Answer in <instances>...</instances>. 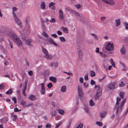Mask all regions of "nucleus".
Listing matches in <instances>:
<instances>
[{
  "label": "nucleus",
  "instance_id": "6e6d98bb",
  "mask_svg": "<svg viewBox=\"0 0 128 128\" xmlns=\"http://www.w3.org/2000/svg\"><path fill=\"white\" fill-rule=\"evenodd\" d=\"M28 74L30 76H32L33 74V72L32 71L30 70L28 72Z\"/></svg>",
  "mask_w": 128,
  "mask_h": 128
},
{
  "label": "nucleus",
  "instance_id": "a211bd4d",
  "mask_svg": "<svg viewBox=\"0 0 128 128\" xmlns=\"http://www.w3.org/2000/svg\"><path fill=\"white\" fill-rule=\"evenodd\" d=\"M44 57L46 58L47 60H50L52 58V56L51 55L49 54V53L44 55Z\"/></svg>",
  "mask_w": 128,
  "mask_h": 128
},
{
  "label": "nucleus",
  "instance_id": "0e129e2a",
  "mask_svg": "<svg viewBox=\"0 0 128 128\" xmlns=\"http://www.w3.org/2000/svg\"><path fill=\"white\" fill-rule=\"evenodd\" d=\"M83 85L85 87L87 88L88 86V85L86 82H84L83 83Z\"/></svg>",
  "mask_w": 128,
  "mask_h": 128
},
{
  "label": "nucleus",
  "instance_id": "2f4dec72",
  "mask_svg": "<svg viewBox=\"0 0 128 128\" xmlns=\"http://www.w3.org/2000/svg\"><path fill=\"white\" fill-rule=\"evenodd\" d=\"M123 24L126 30H128V24L126 22H124Z\"/></svg>",
  "mask_w": 128,
  "mask_h": 128
},
{
  "label": "nucleus",
  "instance_id": "dca6fc26",
  "mask_svg": "<svg viewBox=\"0 0 128 128\" xmlns=\"http://www.w3.org/2000/svg\"><path fill=\"white\" fill-rule=\"evenodd\" d=\"M106 112H102L100 113V116L102 118H103L106 116Z\"/></svg>",
  "mask_w": 128,
  "mask_h": 128
},
{
  "label": "nucleus",
  "instance_id": "2eb2a0df",
  "mask_svg": "<svg viewBox=\"0 0 128 128\" xmlns=\"http://www.w3.org/2000/svg\"><path fill=\"white\" fill-rule=\"evenodd\" d=\"M49 79L50 80L52 81L54 83H55L56 82V78L55 77L50 76L49 78Z\"/></svg>",
  "mask_w": 128,
  "mask_h": 128
},
{
  "label": "nucleus",
  "instance_id": "1a4fd4ad",
  "mask_svg": "<svg viewBox=\"0 0 128 128\" xmlns=\"http://www.w3.org/2000/svg\"><path fill=\"white\" fill-rule=\"evenodd\" d=\"M103 2L110 5H113L115 4L113 0H102Z\"/></svg>",
  "mask_w": 128,
  "mask_h": 128
},
{
  "label": "nucleus",
  "instance_id": "473e14b6",
  "mask_svg": "<svg viewBox=\"0 0 128 128\" xmlns=\"http://www.w3.org/2000/svg\"><path fill=\"white\" fill-rule=\"evenodd\" d=\"M124 93L123 92H120L119 93V94L120 96L122 99H123L124 98Z\"/></svg>",
  "mask_w": 128,
  "mask_h": 128
},
{
  "label": "nucleus",
  "instance_id": "cd10ccee",
  "mask_svg": "<svg viewBox=\"0 0 128 128\" xmlns=\"http://www.w3.org/2000/svg\"><path fill=\"white\" fill-rule=\"evenodd\" d=\"M58 113L62 115H63L65 113V112L64 110L62 109H58Z\"/></svg>",
  "mask_w": 128,
  "mask_h": 128
},
{
  "label": "nucleus",
  "instance_id": "39448f33",
  "mask_svg": "<svg viewBox=\"0 0 128 128\" xmlns=\"http://www.w3.org/2000/svg\"><path fill=\"white\" fill-rule=\"evenodd\" d=\"M22 40L30 48L32 47V46L31 44L32 40L30 39H27L26 38H22Z\"/></svg>",
  "mask_w": 128,
  "mask_h": 128
},
{
  "label": "nucleus",
  "instance_id": "f704fd0d",
  "mask_svg": "<svg viewBox=\"0 0 128 128\" xmlns=\"http://www.w3.org/2000/svg\"><path fill=\"white\" fill-rule=\"evenodd\" d=\"M72 119L70 118L68 120V122L67 124V125L70 126L71 124L72 123Z\"/></svg>",
  "mask_w": 128,
  "mask_h": 128
},
{
  "label": "nucleus",
  "instance_id": "4be33fe9",
  "mask_svg": "<svg viewBox=\"0 0 128 128\" xmlns=\"http://www.w3.org/2000/svg\"><path fill=\"white\" fill-rule=\"evenodd\" d=\"M11 116L12 120L14 121H15L16 119L17 118V116L16 115L14 114V113H12V114Z\"/></svg>",
  "mask_w": 128,
  "mask_h": 128
},
{
  "label": "nucleus",
  "instance_id": "f257e3e1",
  "mask_svg": "<svg viewBox=\"0 0 128 128\" xmlns=\"http://www.w3.org/2000/svg\"><path fill=\"white\" fill-rule=\"evenodd\" d=\"M9 36L11 38L12 40L16 43L18 47L21 48L23 47V43L19 38L16 36L14 32H11L8 34Z\"/></svg>",
  "mask_w": 128,
  "mask_h": 128
},
{
  "label": "nucleus",
  "instance_id": "4d7b16f0",
  "mask_svg": "<svg viewBox=\"0 0 128 128\" xmlns=\"http://www.w3.org/2000/svg\"><path fill=\"white\" fill-rule=\"evenodd\" d=\"M12 100L14 101V103L16 104V99L15 97H14L12 98Z\"/></svg>",
  "mask_w": 128,
  "mask_h": 128
},
{
  "label": "nucleus",
  "instance_id": "423d86ee",
  "mask_svg": "<svg viewBox=\"0 0 128 128\" xmlns=\"http://www.w3.org/2000/svg\"><path fill=\"white\" fill-rule=\"evenodd\" d=\"M116 82H111L108 85V87L110 90H114L116 88Z\"/></svg>",
  "mask_w": 128,
  "mask_h": 128
},
{
  "label": "nucleus",
  "instance_id": "052dcab7",
  "mask_svg": "<svg viewBox=\"0 0 128 128\" xmlns=\"http://www.w3.org/2000/svg\"><path fill=\"white\" fill-rule=\"evenodd\" d=\"M95 83V82L92 80L90 81V84L92 85H94Z\"/></svg>",
  "mask_w": 128,
  "mask_h": 128
},
{
  "label": "nucleus",
  "instance_id": "58836bf2",
  "mask_svg": "<svg viewBox=\"0 0 128 128\" xmlns=\"http://www.w3.org/2000/svg\"><path fill=\"white\" fill-rule=\"evenodd\" d=\"M45 89H41L40 92L42 94H44L45 93Z\"/></svg>",
  "mask_w": 128,
  "mask_h": 128
},
{
  "label": "nucleus",
  "instance_id": "7ed1b4c3",
  "mask_svg": "<svg viewBox=\"0 0 128 128\" xmlns=\"http://www.w3.org/2000/svg\"><path fill=\"white\" fill-rule=\"evenodd\" d=\"M126 101V100L124 99L121 102L120 106V107L119 106V102L116 100V105L115 106L114 110H116V112L117 113L118 112L121 111L122 108L124 104Z\"/></svg>",
  "mask_w": 128,
  "mask_h": 128
},
{
  "label": "nucleus",
  "instance_id": "5701e85b",
  "mask_svg": "<svg viewBox=\"0 0 128 128\" xmlns=\"http://www.w3.org/2000/svg\"><path fill=\"white\" fill-rule=\"evenodd\" d=\"M115 22H116V26H118L120 24V19L116 20H115Z\"/></svg>",
  "mask_w": 128,
  "mask_h": 128
},
{
  "label": "nucleus",
  "instance_id": "69168bd1",
  "mask_svg": "<svg viewBox=\"0 0 128 128\" xmlns=\"http://www.w3.org/2000/svg\"><path fill=\"white\" fill-rule=\"evenodd\" d=\"M51 36H54V38H57V35L55 34H52Z\"/></svg>",
  "mask_w": 128,
  "mask_h": 128
},
{
  "label": "nucleus",
  "instance_id": "a18cd8bd",
  "mask_svg": "<svg viewBox=\"0 0 128 128\" xmlns=\"http://www.w3.org/2000/svg\"><path fill=\"white\" fill-rule=\"evenodd\" d=\"M55 3L53 2H51L50 3L49 5V8H50L52 6L54 5L55 4Z\"/></svg>",
  "mask_w": 128,
  "mask_h": 128
},
{
  "label": "nucleus",
  "instance_id": "7c9ffc66",
  "mask_svg": "<svg viewBox=\"0 0 128 128\" xmlns=\"http://www.w3.org/2000/svg\"><path fill=\"white\" fill-rule=\"evenodd\" d=\"M90 74L91 77H93L96 75L95 72L93 71H91L90 72Z\"/></svg>",
  "mask_w": 128,
  "mask_h": 128
},
{
  "label": "nucleus",
  "instance_id": "6ab92c4d",
  "mask_svg": "<svg viewBox=\"0 0 128 128\" xmlns=\"http://www.w3.org/2000/svg\"><path fill=\"white\" fill-rule=\"evenodd\" d=\"M120 52L122 54H124L126 52V50L125 49V47L123 46L122 48L121 49Z\"/></svg>",
  "mask_w": 128,
  "mask_h": 128
},
{
  "label": "nucleus",
  "instance_id": "ddd939ff",
  "mask_svg": "<svg viewBox=\"0 0 128 128\" xmlns=\"http://www.w3.org/2000/svg\"><path fill=\"white\" fill-rule=\"evenodd\" d=\"M28 99L32 101L36 99V97L34 95L30 94L29 96Z\"/></svg>",
  "mask_w": 128,
  "mask_h": 128
},
{
  "label": "nucleus",
  "instance_id": "20e7f679",
  "mask_svg": "<svg viewBox=\"0 0 128 128\" xmlns=\"http://www.w3.org/2000/svg\"><path fill=\"white\" fill-rule=\"evenodd\" d=\"M114 44L110 42H108L106 44L105 48L106 50L108 51H111L114 49Z\"/></svg>",
  "mask_w": 128,
  "mask_h": 128
},
{
  "label": "nucleus",
  "instance_id": "c85d7f7f",
  "mask_svg": "<svg viewBox=\"0 0 128 128\" xmlns=\"http://www.w3.org/2000/svg\"><path fill=\"white\" fill-rule=\"evenodd\" d=\"M13 92L12 89H10L8 91L6 92V94H12Z\"/></svg>",
  "mask_w": 128,
  "mask_h": 128
},
{
  "label": "nucleus",
  "instance_id": "09e8293b",
  "mask_svg": "<svg viewBox=\"0 0 128 128\" xmlns=\"http://www.w3.org/2000/svg\"><path fill=\"white\" fill-rule=\"evenodd\" d=\"M29 18L28 17H27L26 18V24H28L29 23Z\"/></svg>",
  "mask_w": 128,
  "mask_h": 128
},
{
  "label": "nucleus",
  "instance_id": "a19ab883",
  "mask_svg": "<svg viewBox=\"0 0 128 128\" xmlns=\"http://www.w3.org/2000/svg\"><path fill=\"white\" fill-rule=\"evenodd\" d=\"M96 124L100 126H102V123L100 122H96Z\"/></svg>",
  "mask_w": 128,
  "mask_h": 128
},
{
  "label": "nucleus",
  "instance_id": "f03ea898",
  "mask_svg": "<svg viewBox=\"0 0 128 128\" xmlns=\"http://www.w3.org/2000/svg\"><path fill=\"white\" fill-rule=\"evenodd\" d=\"M94 88L97 89L96 94L94 96V98L96 100H98L102 95V89L99 86L95 85Z\"/></svg>",
  "mask_w": 128,
  "mask_h": 128
},
{
  "label": "nucleus",
  "instance_id": "c756f323",
  "mask_svg": "<svg viewBox=\"0 0 128 128\" xmlns=\"http://www.w3.org/2000/svg\"><path fill=\"white\" fill-rule=\"evenodd\" d=\"M83 108L86 112L88 113V107L86 105L84 106Z\"/></svg>",
  "mask_w": 128,
  "mask_h": 128
},
{
  "label": "nucleus",
  "instance_id": "aec40b11",
  "mask_svg": "<svg viewBox=\"0 0 128 128\" xmlns=\"http://www.w3.org/2000/svg\"><path fill=\"white\" fill-rule=\"evenodd\" d=\"M46 6L44 2H42L40 5V7L43 10H44L46 8Z\"/></svg>",
  "mask_w": 128,
  "mask_h": 128
},
{
  "label": "nucleus",
  "instance_id": "603ef678",
  "mask_svg": "<svg viewBox=\"0 0 128 128\" xmlns=\"http://www.w3.org/2000/svg\"><path fill=\"white\" fill-rule=\"evenodd\" d=\"M88 74H86L84 76V79L86 80H88Z\"/></svg>",
  "mask_w": 128,
  "mask_h": 128
},
{
  "label": "nucleus",
  "instance_id": "393cba45",
  "mask_svg": "<svg viewBox=\"0 0 128 128\" xmlns=\"http://www.w3.org/2000/svg\"><path fill=\"white\" fill-rule=\"evenodd\" d=\"M62 29L65 33H68V30L67 28L62 27Z\"/></svg>",
  "mask_w": 128,
  "mask_h": 128
},
{
  "label": "nucleus",
  "instance_id": "79ce46f5",
  "mask_svg": "<svg viewBox=\"0 0 128 128\" xmlns=\"http://www.w3.org/2000/svg\"><path fill=\"white\" fill-rule=\"evenodd\" d=\"M111 63L112 65L113 66V67L115 68V65L114 64V61H113L112 59H111Z\"/></svg>",
  "mask_w": 128,
  "mask_h": 128
},
{
  "label": "nucleus",
  "instance_id": "a878e982",
  "mask_svg": "<svg viewBox=\"0 0 128 128\" xmlns=\"http://www.w3.org/2000/svg\"><path fill=\"white\" fill-rule=\"evenodd\" d=\"M26 102L24 101H22L21 102L20 104L24 108H26L27 107L26 105Z\"/></svg>",
  "mask_w": 128,
  "mask_h": 128
},
{
  "label": "nucleus",
  "instance_id": "72a5a7b5",
  "mask_svg": "<svg viewBox=\"0 0 128 128\" xmlns=\"http://www.w3.org/2000/svg\"><path fill=\"white\" fill-rule=\"evenodd\" d=\"M125 85V84L123 82H121L120 84H119L120 87H123Z\"/></svg>",
  "mask_w": 128,
  "mask_h": 128
},
{
  "label": "nucleus",
  "instance_id": "e433bc0d",
  "mask_svg": "<svg viewBox=\"0 0 128 128\" xmlns=\"http://www.w3.org/2000/svg\"><path fill=\"white\" fill-rule=\"evenodd\" d=\"M5 86L3 84H0V89L3 90Z\"/></svg>",
  "mask_w": 128,
  "mask_h": 128
},
{
  "label": "nucleus",
  "instance_id": "13d9d810",
  "mask_svg": "<svg viewBox=\"0 0 128 128\" xmlns=\"http://www.w3.org/2000/svg\"><path fill=\"white\" fill-rule=\"evenodd\" d=\"M100 18L101 21L104 22L105 20V17L104 16Z\"/></svg>",
  "mask_w": 128,
  "mask_h": 128
},
{
  "label": "nucleus",
  "instance_id": "864d4df0",
  "mask_svg": "<svg viewBox=\"0 0 128 128\" xmlns=\"http://www.w3.org/2000/svg\"><path fill=\"white\" fill-rule=\"evenodd\" d=\"M50 21L51 23H52L53 22H56V20L54 18H53L51 19Z\"/></svg>",
  "mask_w": 128,
  "mask_h": 128
},
{
  "label": "nucleus",
  "instance_id": "8fccbe9b",
  "mask_svg": "<svg viewBox=\"0 0 128 128\" xmlns=\"http://www.w3.org/2000/svg\"><path fill=\"white\" fill-rule=\"evenodd\" d=\"M84 81V78H83L81 77H80V78L79 81L81 83H83Z\"/></svg>",
  "mask_w": 128,
  "mask_h": 128
},
{
  "label": "nucleus",
  "instance_id": "f8f14e48",
  "mask_svg": "<svg viewBox=\"0 0 128 128\" xmlns=\"http://www.w3.org/2000/svg\"><path fill=\"white\" fill-rule=\"evenodd\" d=\"M59 18L61 20H63L64 18L63 12L61 9H60L59 10Z\"/></svg>",
  "mask_w": 128,
  "mask_h": 128
},
{
  "label": "nucleus",
  "instance_id": "6e6552de",
  "mask_svg": "<svg viewBox=\"0 0 128 128\" xmlns=\"http://www.w3.org/2000/svg\"><path fill=\"white\" fill-rule=\"evenodd\" d=\"M82 48L80 46L77 48L78 52V57L80 59L83 56L82 52Z\"/></svg>",
  "mask_w": 128,
  "mask_h": 128
},
{
  "label": "nucleus",
  "instance_id": "774afa93",
  "mask_svg": "<svg viewBox=\"0 0 128 128\" xmlns=\"http://www.w3.org/2000/svg\"><path fill=\"white\" fill-rule=\"evenodd\" d=\"M54 113L52 112V116H55L56 114V111H54Z\"/></svg>",
  "mask_w": 128,
  "mask_h": 128
},
{
  "label": "nucleus",
  "instance_id": "bb28decb",
  "mask_svg": "<svg viewBox=\"0 0 128 128\" xmlns=\"http://www.w3.org/2000/svg\"><path fill=\"white\" fill-rule=\"evenodd\" d=\"M89 104L90 106H93L94 105L95 103L93 102L92 99L90 101Z\"/></svg>",
  "mask_w": 128,
  "mask_h": 128
},
{
  "label": "nucleus",
  "instance_id": "c03bdc74",
  "mask_svg": "<svg viewBox=\"0 0 128 128\" xmlns=\"http://www.w3.org/2000/svg\"><path fill=\"white\" fill-rule=\"evenodd\" d=\"M42 35L46 38H48V34L44 32H43L42 34Z\"/></svg>",
  "mask_w": 128,
  "mask_h": 128
},
{
  "label": "nucleus",
  "instance_id": "680f3d73",
  "mask_svg": "<svg viewBox=\"0 0 128 128\" xmlns=\"http://www.w3.org/2000/svg\"><path fill=\"white\" fill-rule=\"evenodd\" d=\"M63 72L64 73H66V74H68V75H72V74L71 73H70V72Z\"/></svg>",
  "mask_w": 128,
  "mask_h": 128
},
{
  "label": "nucleus",
  "instance_id": "5fc2aeb1",
  "mask_svg": "<svg viewBox=\"0 0 128 128\" xmlns=\"http://www.w3.org/2000/svg\"><path fill=\"white\" fill-rule=\"evenodd\" d=\"M41 89H45L44 84V83H42L41 84Z\"/></svg>",
  "mask_w": 128,
  "mask_h": 128
},
{
  "label": "nucleus",
  "instance_id": "de8ad7c7",
  "mask_svg": "<svg viewBox=\"0 0 128 128\" xmlns=\"http://www.w3.org/2000/svg\"><path fill=\"white\" fill-rule=\"evenodd\" d=\"M91 35L94 37V39H97V38L98 37L96 34H92Z\"/></svg>",
  "mask_w": 128,
  "mask_h": 128
},
{
  "label": "nucleus",
  "instance_id": "c9c22d12",
  "mask_svg": "<svg viewBox=\"0 0 128 128\" xmlns=\"http://www.w3.org/2000/svg\"><path fill=\"white\" fill-rule=\"evenodd\" d=\"M47 86L50 89L52 86V83L50 82L47 84Z\"/></svg>",
  "mask_w": 128,
  "mask_h": 128
},
{
  "label": "nucleus",
  "instance_id": "bf43d9fd",
  "mask_svg": "<svg viewBox=\"0 0 128 128\" xmlns=\"http://www.w3.org/2000/svg\"><path fill=\"white\" fill-rule=\"evenodd\" d=\"M83 126L82 124L80 123L79 126L77 127L76 128H82L83 127Z\"/></svg>",
  "mask_w": 128,
  "mask_h": 128
},
{
  "label": "nucleus",
  "instance_id": "338daca9",
  "mask_svg": "<svg viewBox=\"0 0 128 128\" xmlns=\"http://www.w3.org/2000/svg\"><path fill=\"white\" fill-rule=\"evenodd\" d=\"M57 34L59 35H61L62 34V32L60 31H57Z\"/></svg>",
  "mask_w": 128,
  "mask_h": 128
},
{
  "label": "nucleus",
  "instance_id": "4c0bfd02",
  "mask_svg": "<svg viewBox=\"0 0 128 128\" xmlns=\"http://www.w3.org/2000/svg\"><path fill=\"white\" fill-rule=\"evenodd\" d=\"M60 39L61 42H65L66 40L64 37H61L60 38Z\"/></svg>",
  "mask_w": 128,
  "mask_h": 128
},
{
  "label": "nucleus",
  "instance_id": "3c124183",
  "mask_svg": "<svg viewBox=\"0 0 128 128\" xmlns=\"http://www.w3.org/2000/svg\"><path fill=\"white\" fill-rule=\"evenodd\" d=\"M52 126L50 124H47L46 126V128H50Z\"/></svg>",
  "mask_w": 128,
  "mask_h": 128
},
{
  "label": "nucleus",
  "instance_id": "9d476101",
  "mask_svg": "<svg viewBox=\"0 0 128 128\" xmlns=\"http://www.w3.org/2000/svg\"><path fill=\"white\" fill-rule=\"evenodd\" d=\"M77 88L78 95L80 96L81 97L83 94L82 92V88L81 86H78Z\"/></svg>",
  "mask_w": 128,
  "mask_h": 128
},
{
  "label": "nucleus",
  "instance_id": "f3484780",
  "mask_svg": "<svg viewBox=\"0 0 128 128\" xmlns=\"http://www.w3.org/2000/svg\"><path fill=\"white\" fill-rule=\"evenodd\" d=\"M42 52L44 53V55H46V54L49 53L47 50L43 48L42 46Z\"/></svg>",
  "mask_w": 128,
  "mask_h": 128
},
{
  "label": "nucleus",
  "instance_id": "ea45409f",
  "mask_svg": "<svg viewBox=\"0 0 128 128\" xmlns=\"http://www.w3.org/2000/svg\"><path fill=\"white\" fill-rule=\"evenodd\" d=\"M62 121H60L59 122L58 124H56V126L58 128L62 124Z\"/></svg>",
  "mask_w": 128,
  "mask_h": 128
},
{
  "label": "nucleus",
  "instance_id": "0eeeda50",
  "mask_svg": "<svg viewBox=\"0 0 128 128\" xmlns=\"http://www.w3.org/2000/svg\"><path fill=\"white\" fill-rule=\"evenodd\" d=\"M14 18L16 24L21 28L22 27V23L20 20L19 19L17 16L14 17Z\"/></svg>",
  "mask_w": 128,
  "mask_h": 128
},
{
  "label": "nucleus",
  "instance_id": "37998d69",
  "mask_svg": "<svg viewBox=\"0 0 128 128\" xmlns=\"http://www.w3.org/2000/svg\"><path fill=\"white\" fill-rule=\"evenodd\" d=\"M26 89L25 88H23L22 90V93L23 94V95L24 96H26V94L25 92L26 91Z\"/></svg>",
  "mask_w": 128,
  "mask_h": 128
},
{
  "label": "nucleus",
  "instance_id": "b1692460",
  "mask_svg": "<svg viewBox=\"0 0 128 128\" xmlns=\"http://www.w3.org/2000/svg\"><path fill=\"white\" fill-rule=\"evenodd\" d=\"M66 87L65 86H63L62 87L60 91L61 92H66Z\"/></svg>",
  "mask_w": 128,
  "mask_h": 128
},
{
  "label": "nucleus",
  "instance_id": "e2e57ef3",
  "mask_svg": "<svg viewBox=\"0 0 128 128\" xmlns=\"http://www.w3.org/2000/svg\"><path fill=\"white\" fill-rule=\"evenodd\" d=\"M75 6L78 9L80 8V4H77Z\"/></svg>",
  "mask_w": 128,
  "mask_h": 128
},
{
  "label": "nucleus",
  "instance_id": "9b49d317",
  "mask_svg": "<svg viewBox=\"0 0 128 128\" xmlns=\"http://www.w3.org/2000/svg\"><path fill=\"white\" fill-rule=\"evenodd\" d=\"M67 10L73 14H74L76 16L79 17L80 16V14L78 13L76 11L70 9H67Z\"/></svg>",
  "mask_w": 128,
  "mask_h": 128
},
{
  "label": "nucleus",
  "instance_id": "412c9836",
  "mask_svg": "<svg viewBox=\"0 0 128 128\" xmlns=\"http://www.w3.org/2000/svg\"><path fill=\"white\" fill-rule=\"evenodd\" d=\"M17 8L16 7H13L12 8V14H13V16H16L14 12H16L17 11Z\"/></svg>",
  "mask_w": 128,
  "mask_h": 128
},
{
  "label": "nucleus",
  "instance_id": "49530a36",
  "mask_svg": "<svg viewBox=\"0 0 128 128\" xmlns=\"http://www.w3.org/2000/svg\"><path fill=\"white\" fill-rule=\"evenodd\" d=\"M14 111L15 112H17L21 111V110H19L18 108H14Z\"/></svg>",
  "mask_w": 128,
  "mask_h": 128
},
{
  "label": "nucleus",
  "instance_id": "4468645a",
  "mask_svg": "<svg viewBox=\"0 0 128 128\" xmlns=\"http://www.w3.org/2000/svg\"><path fill=\"white\" fill-rule=\"evenodd\" d=\"M48 40L49 42L51 43L53 45L55 46H58L57 44L55 43L54 41L50 38H49Z\"/></svg>",
  "mask_w": 128,
  "mask_h": 128
}]
</instances>
